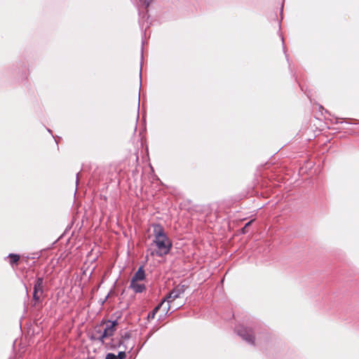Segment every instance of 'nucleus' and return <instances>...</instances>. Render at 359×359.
<instances>
[{
  "instance_id": "f257e3e1",
  "label": "nucleus",
  "mask_w": 359,
  "mask_h": 359,
  "mask_svg": "<svg viewBox=\"0 0 359 359\" xmlns=\"http://www.w3.org/2000/svg\"><path fill=\"white\" fill-rule=\"evenodd\" d=\"M154 243L156 247L155 252H152L151 254H156L159 257L167 255L172 247V243L170 240L165 234L163 229L159 225L154 226Z\"/></svg>"
},
{
  "instance_id": "f03ea898",
  "label": "nucleus",
  "mask_w": 359,
  "mask_h": 359,
  "mask_svg": "<svg viewBox=\"0 0 359 359\" xmlns=\"http://www.w3.org/2000/svg\"><path fill=\"white\" fill-rule=\"evenodd\" d=\"M103 332L100 336V339L103 341L104 339L112 336L116 331V322L108 321L104 323L102 325Z\"/></svg>"
},
{
  "instance_id": "7ed1b4c3",
  "label": "nucleus",
  "mask_w": 359,
  "mask_h": 359,
  "mask_svg": "<svg viewBox=\"0 0 359 359\" xmlns=\"http://www.w3.org/2000/svg\"><path fill=\"white\" fill-rule=\"evenodd\" d=\"M182 293H183V290L180 287L175 288L172 291H171L170 293L169 294L168 297L166 299L167 305L165 306L164 311L168 312L171 304L173 303V302L176 299L180 298ZM164 301L165 302V300H164Z\"/></svg>"
},
{
  "instance_id": "20e7f679",
  "label": "nucleus",
  "mask_w": 359,
  "mask_h": 359,
  "mask_svg": "<svg viewBox=\"0 0 359 359\" xmlns=\"http://www.w3.org/2000/svg\"><path fill=\"white\" fill-rule=\"evenodd\" d=\"M42 287H43V279L41 278H39L34 285V287L33 297L36 301H38L41 297V295L43 292Z\"/></svg>"
},
{
  "instance_id": "39448f33",
  "label": "nucleus",
  "mask_w": 359,
  "mask_h": 359,
  "mask_svg": "<svg viewBox=\"0 0 359 359\" xmlns=\"http://www.w3.org/2000/svg\"><path fill=\"white\" fill-rule=\"evenodd\" d=\"M130 287L135 292H142L145 288L144 285L142 282L133 280L130 282Z\"/></svg>"
},
{
  "instance_id": "423d86ee",
  "label": "nucleus",
  "mask_w": 359,
  "mask_h": 359,
  "mask_svg": "<svg viewBox=\"0 0 359 359\" xmlns=\"http://www.w3.org/2000/svg\"><path fill=\"white\" fill-rule=\"evenodd\" d=\"M145 278V274L143 269L140 267L135 273L131 280L142 282Z\"/></svg>"
},
{
  "instance_id": "0eeeda50",
  "label": "nucleus",
  "mask_w": 359,
  "mask_h": 359,
  "mask_svg": "<svg viewBox=\"0 0 359 359\" xmlns=\"http://www.w3.org/2000/svg\"><path fill=\"white\" fill-rule=\"evenodd\" d=\"M165 301H163L159 305H158L151 313H149L148 315V319H153L155 317L156 313L159 310L161 307H162L164 305Z\"/></svg>"
},
{
  "instance_id": "6e6552de",
  "label": "nucleus",
  "mask_w": 359,
  "mask_h": 359,
  "mask_svg": "<svg viewBox=\"0 0 359 359\" xmlns=\"http://www.w3.org/2000/svg\"><path fill=\"white\" fill-rule=\"evenodd\" d=\"M10 257L12 263H16L20 259V257L17 255H10Z\"/></svg>"
},
{
  "instance_id": "1a4fd4ad",
  "label": "nucleus",
  "mask_w": 359,
  "mask_h": 359,
  "mask_svg": "<svg viewBox=\"0 0 359 359\" xmlns=\"http://www.w3.org/2000/svg\"><path fill=\"white\" fill-rule=\"evenodd\" d=\"M106 359H118V357L114 353H108L106 355Z\"/></svg>"
},
{
  "instance_id": "9d476101",
  "label": "nucleus",
  "mask_w": 359,
  "mask_h": 359,
  "mask_svg": "<svg viewBox=\"0 0 359 359\" xmlns=\"http://www.w3.org/2000/svg\"><path fill=\"white\" fill-rule=\"evenodd\" d=\"M239 334L242 335L247 341H250V342H252V339H253V337H252L251 334H248V337H245L244 335H243L241 333H240V332H238Z\"/></svg>"
},
{
  "instance_id": "9b49d317",
  "label": "nucleus",
  "mask_w": 359,
  "mask_h": 359,
  "mask_svg": "<svg viewBox=\"0 0 359 359\" xmlns=\"http://www.w3.org/2000/svg\"><path fill=\"white\" fill-rule=\"evenodd\" d=\"M116 356L118 357V359H123L126 358V353L124 351H121Z\"/></svg>"
},
{
  "instance_id": "f8f14e48",
  "label": "nucleus",
  "mask_w": 359,
  "mask_h": 359,
  "mask_svg": "<svg viewBox=\"0 0 359 359\" xmlns=\"http://www.w3.org/2000/svg\"><path fill=\"white\" fill-rule=\"evenodd\" d=\"M250 222L247 223V224H245V227H247L248 226H249V225H250Z\"/></svg>"
}]
</instances>
